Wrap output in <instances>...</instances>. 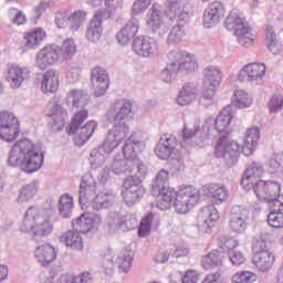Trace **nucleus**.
I'll return each instance as SVG.
<instances>
[{
	"mask_svg": "<svg viewBox=\"0 0 283 283\" xmlns=\"http://www.w3.org/2000/svg\"><path fill=\"white\" fill-rule=\"evenodd\" d=\"M151 193L158 197L157 209L167 211L175 207L180 214L189 213L200 201V190L195 186L181 187L179 191L169 188V171L160 169L153 180Z\"/></svg>",
	"mask_w": 283,
	"mask_h": 283,
	"instance_id": "1",
	"label": "nucleus"
},
{
	"mask_svg": "<svg viewBox=\"0 0 283 283\" xmlns=\"http://www.w3.org/2000/svg\"><path fill=\"white\" fill-rule=\"evenodd\" d=\"M8 165L19 167L24 174L36 171V144L30 138L18 140L9 153Z\"/></svg>",
	"mask_w": 283,
	"mask_h": 283,
	"instance_id": "2",
	"label": "nucleus"
},
{
	"mask_svg": "<svg viewBox=\"0 0 283 283\" xmlns=\"http://www.w3.org/2000/svg\"><path fill=\"white\" fill-rule=\"evenodd\" d=\"M224 24L227 30L234 33L240 45H253L256 36L251 32L243 12L238 9L231 10L226 18Z\"/></svg>",
	"mask_w": 283,
	"mask_h": 283,
	"instance_id": "3",
	"label": "nucleus"
},
{
	"mask_svg": "<svg viewBox=\"0 0 283 283\" xmlns=\"http://www.w3.org/2000/svg\"><path fill=\"white\" fill-rule=\"evenodd\" d=\"M168 17L170 21L169 25L172 27L167 36V43L168 45H178L187 34L185 25H187V21H189V13L178 6V3H175L168 7Z\"/></svg>",
	"mask_w": 283,
	"mask_h": 283,
	"instance_id": "4",
	"label": "nucleus"
},
{
	"mask_svg": "<svg viewBox=\"0 0 283 283\" xmlns=\"http://www.w3.org/2000/svg\"><path fill=\"white\" fill-rule=\"evenodd\" d=\"M142 178H145V176L135 175L125 179L122 197L127 207H134L145 196Z\"/></svg>",
	"mask_w": 283,
	"mask_h": 283,
	"instance_id": "5",
	"label": "nucleus"
},
{
	"mask_svg": "<svg viewBox=\"0 0 283 283\" xmlns=\"http://www.w3.org/2000/svg\"><path fill=\"white\" fill-rule=\"evenodd\" d=\"M214 156L222 158L228 167H233L240 158V144L229 137H221L214 148Z\"/></svg>",
	"mask_w": 283,
	"mask_h": 283,
	"instance_id": "6",
	"label": "nucleus"
},
{
	"mask_svg": "<svg viewBox=\"0 0 283 283\" xmlns=\"http://www.w3.org/2000/svg\"><path fill=\"white\" fill-rule=\"evenodd\" d=\"M21 134L19 119L12 112L3 111L0 113V138L6 143H14Z\"/></svg>",
	"mask_w": 283,
	"mask_h": 283,
	"instance_id": "7",
	"label": "nucleus"
},
{
	"mask_svg": "<svg viewBox=\"0 0 283 283\" xmlns=\"http://www.w3.org/2000/svg\"><path fill=\"white\" fill-rule=\"evenodd\" d=\"M86 20L87 12L85 11H75L72 13L67 10H62L55 13L56 28H69L73 34L74 32H78V28H81Z\"/></svg>",
	"mask_w": 283,
	"mask_h": 283,
	"instance_id": "8",
	"label": "nucleus"
},
{
	"mask_svg": "<svg viewBox=\"0 0 283 283\" xmlns=\"http://www.w3.org/2000/svg\"><path fill=\"white\" fill-rule=\"evenodd\" d=\"M167 56L168 61H172V63H175V67H177L179 74H191V72H196V70H198V60L193 54H190L187 51L175 49L168 52Z\"/></svg>",
	"mask_w": 283,
	"mask_h": 283,
	"instance_id": "9",
	"label": "nucleus"
},
{
	"mask_svg": "<svg viewBox=\"0 0 283 283\" xmlns=\"http://www.w3.org/2000/svg\"><path fill=\"white\" fill-rule=\"evenodd\" d=\"M46 116H49V127L52 132H61L67 120V109L63 108L59 97H53L46 106Z\"/></svg>",
	"mask_w": 283,
	"mask_h": 283,
	"instance_id": "10",
	"label": "nucleus"
},
{
	"mask_svg": "<svg viewBox=\"0 0 283 283\" xmlns=\"http://www.w3.org/2000/svg\"><path fill=\"white\" fill-rule=\"evenodd\" d=\"M147 17L146 24L154 34H157V36H165V34L169 32V24H167L169 15L167 17L163 13V7H160V4H153Z\"/></svg>",
	"mask_w": 283,
	"mask_h": 283,
	"instance_id": "11",
	"label": "nucleus"
},
{
	"mask_svg": "<svg viewBox=\"0 0 283 283\" xmlns=\"http://www.w3.org/2000/svg\"><path fill=\"white\" fill-rule=\"evenodd\" d=\"M111 169L115 176L120 174H133V176H147V167L140 163V160L120 159V155H117L111 166Z\"/></svg>",
	"mask_w": 283,
	"mask_h": 283,
	"instance_id": "12",
	"label": "nucleus"
},
{
	"mask_svg": "<svg viewBox=\"0 0 283 283\" xmlns=\"http://www.w3.org/2000/svg\"><path fill=\"white\" fill-rule=\"evenodd\" d=\"M134 135L129 132V125L125 122H115L112 129L108 130V134L104 140L105 147L108 151H114L120 143L125 139L133 138Z\"/></svg>",
	"mask_w": 283,
	"mask_h": 283,
	"instance_id": "13",
	"label": "nucleus"
},
{
	"mask_svg": "<svg viewBox=\"0 0 283 283\" xmlns=\"http://www.w3.org/2000/svg\"><path fill=\"white\" fill-rule=\"evenodd\" d=\"M178 139L174 135L164 134L155 147V155L160 160H171L178 156Z\"/></svg>",
	"mask_w": 283,
	"mask_h": 283,
	"instance_id": "14",
	"label": "nucleus"
},
{
	"mask_svg": "<svg viewBox=\"0 0 283 283\" xmlns=\"http://www.w3.org/2000/svg\"><path fill=\"white\" fill-rule=\"evenodd\" d=\"M133 52L142 59H154L158 54V41L149 36H137L132 43Z\"/></svg>",
	"mask_w": 283,
	"mask_h": 283,
	"instance_id": "15",
	"label": "nucleus"
},
{
	"mask_svg": "<svg viewBox=\"0 0 283 283\" xmlns=\"http://www.w3.org/2000/svg\"><path fill=\"white\" fill-rule=\"evenodd\" d=\"M250 212L245 207L233 206L229 217V229L233 233H244L249 227Z\"/></svg>",
	"mask_w": 283,
	"mask_h": 283,
	"instance_id": "16",
	"label": "nucleus"
},
{
	"mask_svg": "<svg viewBox=\"0 0 283 283\" xmlns=\"http://www.w3.org/2000/svg\"><path fill=\"white\" fill-rule=\"evenodd\" d=\"M266 75V65L264 63H250L242 67L239 72V81H250L254 85H262Z\"/></svg>",
	"mask_w": 283,
	"mask_h": 283,
	"instance_id": "17",
	"label": "nucleus"
},
{
	"mask_svg": "<svg viewBox=\"0 0 283 283\" xmlns=\"http://www.w3.org/2000/svg\"><path fill=\"white\" fill-rule=\"evenodd\" d=\"M218 220H220L218 209L212 205L205 206L197 216V228L200 233H209V231L216 227V222H218Z\"/></svg>",
	"mask_w": 283,
	"mask_h": 283,
	"instance_id": "18",
	"label": "nucleus"
},
{
	"mask_svg": "<svg viewBox=\"0 0 283 283\" xmlns=\"http://www.w3.org/2000/svg\"><path fill=\"white\" fill-rule=\"evenodd\" d=\"M103 222V217L97 213H84L72 222L73 228L80 233H90V231H98V227Z\"/></svg>",
	"mask_w": 283,
	"mask_h": 283,
	"instance_id": "19",
	"label": "nucleus"
},
{
	"mask_svg": "<svg viewBox=\"0 0 283 283\" xmlns=\"http://www.w3.org/2000/svg\"><path fill=\"white\" fill-rule=\"evenodd\" d=\"M132 107L134 105L129 99H119L111 106L106 113V117L113 123H123V120L132 116Z\"/></svg>",
	"mask_w": 283,
	"mask_h": 283,
	"instance_id": "20",
	"label": "nucleus"
},
{
	"mask_svg": "<svg viewBox=\"0 0 283 283\" xmlns=\"http://www.w3.org/2000/svg\"><path fill=\"white\" fill-rule=\"evenodd\" d=\"M234 116L235 113H233V107L228 105L222 108L217 118L209 117L206 119V125H214L218 134H228L229 127L231 126V122L233 120Z\"/></svg>",
	"mask_w": 283,
	"mask_h": 283,
	"instance_id": "21",
	"label": "nucleus"
},
{
	"mask_svg": "<svg viewBox=\"0 0 283 283\" xmlns=\"http://www.w3.org/2000/svg\"><path fill=\"white\" fill-rule=\"evenodd\" d=\"M254 193L259 200L271 202L277 198L281 191V186L277 181H259L254 186Z\"/></svg>",
	"mask_w": 283,
	"mask_h": 283,
	"instance_id": "22",
	"label": "nucleus"
},
{
	"mask_svg": "<svg viewBox=\"0 0 283 283\" xmlns=\"http://www.w3.org/2000/svg\"><path fill=\"white\" fill-rule=\"evenodd\" d=\"M103 19H109V14L99 10L91 20L85 33L87 41L91 43H98V41H101V36H103Z\"/></svg>",
	"mask_w": 283,
	"mask_h": 283,
	"instance_id": "23",
	"label": "nucleus"
},
{
	"mask_svg": "<svg viewBox=\"0 0 283 283\" xmlns=\"http://www.w3.org/2000/svg\"><path fill=\"white\" fill-rule=\"evenodd\" d=\"M264 176V168L262 165L253 161L244 171L241 180V186L245 191L254 190V187H258V182H260V178Z\"/></svg>",
	"mask_w": 283,
	"mask_h": 283,
	"instance_id": "24",
	"label": "nucleus"
},
{
	"mask_svg": "<svg viewBox=\"0 0 283 283\" xmlns=\"http://www.w3.org/2000/svg\"><path fill=\"white\" fill-rule=\"evenodd\" d=\"M224 4L220 1L211 2L203 12V25L205 28H213L218 25L222 19H224Z\"/></svg>",
	"mask_w": 283,
	"mask_h": 283,
	"instance_id": "25",
	"label": "nucleus"
},
{
	"mask_svg": "<svg viewBox=\"0 0 283 283\" xmlns=\"http://www.w3.org/2000/svg\"><path fill=\"white\" fill-rule=\"evenodd\" d=\"M91 81L95 96H104L109 87V75L107 71L101 66H96L91 71Z\"/></svg>",
	"mask_w": 283,
	"mask_h": 283,
	"instance_id": "26",
	"label": "nucleus"
},
{
	"mask_svg": "<svg viewBox=\"0 0 283 283\" xmlns=\"http://www.w3.org/2000/svg\"><path fill=\"white\" fill-rule=\"evenodd\" d=\"M96 191L97 184L94 175L91 172L84 174L80 184V205H87V201L96 196Z\"/></svg>",
	"mask_w": 283,
	"mask_h": 283,
	"instance_id": "27",
	"label": "nucleus"
},
{
	"mask_svg": "<svg viewBox=\"0 0 283 283\" xmlns=\"http://www.w3.org/2000/svg\"><path fill=\"white\" fill-rule=\"evenodd\" d=\"M203 196L211 198L214 205H222L229 200V189L224 185L210 184L202 187Z\"/></svg>",
	"mask_w": 283,
	"mask_h": 283,
	"instance_id": "28",
	"label": "nucleus"
},
{
	"mask_svg": "<svg viewBox=\"0 0 283 283\" xmlns=\"http://www.w3.org/2000/svg\"><path fill=\"white\" fill-rule=\"evenodd\" d=\"M59 59H61V55L59 54V45H46L38 53V65L41 70H45L49 65H54Z\"/></svg>",
	"mask_w": 283,
	"mask_h": 283,
	"instance_id": "29",
	"label": "nucleus"
},
{
	"mask_svg": "<svg viewBox=\"0 0 283 283\" xmlns=\"http://www.w3.org/2000/svg\"><path fill=\"white\" fill-rule=\"evenodd\" d=\"M97 127L98 123H96V120H90L83 126H78L75 130H69V133L75 134L74 144L77 145V147H83V145L94 136V132H96Z\"/></svg>",
	"mask_w": 283,
	"mask_h": 283,
	"instance_id": "30",
	"label": "nucleus"
},
{
	"mask_svg": "<svg viewBox=\"0 0 283 283\" xmlns=\"http://www.w3.org/2000/svg\"><path fill=\"white\" fill-rule=\"evenodd\" d=\"M28 78H30V71H28V69L17 65H10L8 67L7 81L12 90H18Z\"/></svg>",
	"mask_w": 283,
	"mask_h": 283,
	"instance_id": "31",
	"label": "nucleus"
},
{
	"mask_svg": "<svg viewBox=\"0 0 283 283\" xmlns=\"http://www.w3.org/2000/svg\"><path fill=\"white\" fill-rule=\"evenodd\" d=\"M66 104L72 105L74 109H85L90 104V95L83 90L73 88L67 92Z\"/></svg>",
	"mask_w": 283,
	"mask_h": 283,
	"instance_id": "32",
	"label": "nucleus"
},
{
	"mask_svg": "<svg viewBox=\"0 0 283 283\" xmlns=\"http://www.w3.org/2000/svg\"><path fill=\"white\" fill-rule=\"evenodd\" d=\"M138 28H140L138 20L133 19L128 21L116 35L119 45H129V41L138 34Z\"/></svg>",
	"mask_w": 283,
	"mask_h": 283,
	"instance_id": "33",
	"label": "nucleus"
},
{
	"mask_svg": "<svg viewBox=\"0 0 283 283\" xmlns=\"http://www.w3.org/2000/svg\"><path fill=\"white\" fill-rule=\"evenodd\" d=\"M115 262L118 273L128 275V273H132L134 264V252L132 250H122L118 254H115Z\"/></svg>",
	"mask_w": 283,
	"mask_h": 283,
	"instance_id": "34",
	"label": "nucleus"
},
{
	"mask_svg": "<svg viewBox=\"0 0 283 283\" xmlns=\"http://www.w3.org/2000/svg\"><path fill=\"white\" fill-rule=\"evenodd\" d=\"M260 140V128L253 126L247 129L245 139L243 142V155L252 156L258 147V142Z\"/></svg>",
	"mask_w": 283,
	"mask_h": 283,
	"instance_id": "35",
	"label": "nucleus"
},
{
	"mask_svg": "<svg viewBox=\"0 0 283 283\" xmlns=\"http://www.w3.org/2000/svg\"><path fill=\"white\" fill-rule=\"evenodd\" d=\"M36 259L41 266H48L56 260V249L50 243L39 244L36 248Z\"/></svg>",
	"mask_w": 283,
	"mask_h": 283,
	"instance_id": "36",
	"label": "nucleus"
},
{
	"mask_svg": "<svg viewBox=\"0 0 283 283\" xmlns=\"http://www.w3.org/2000/svg\"><path fill=\"white\" fill-rule=\"evenodd\" d=\"M198 98V87L195 84H185L178 93L177 104L182 107L191 105Z\"/></svg>",
	"mask_w": 283,
	"mask_h": 283,
	"instance_id": "37",
	"label": "nucleus"
},
{
	"mask_svg": "<svg viewBox=\"0 0 283 283\" xmlns=\"http://www.w3.org/2000/svg\"><path fill=\"white\" fill-rule=\"evenodd\" d=\"M252 262L254 266L261 271V273H266V271H271V269H273L275 254H273V251H265L259 254H254Z\"/></svg>",
	"mask_w": 283,
	"mask_h": 283,
	"instance_id": "38",
	"label": "nucleus"
},
{
	"mask_svg": "<svg viewBox=\"0 0 283 283\" xmlns=\"http://www.w3.org/2000/svg\"><path fill=\"white\" fill-rule=\"evenodd\" d=\"M114 202V193L112 192H99L87 200L88 207L94 211H101V209H107Z\"/></svg>",
	"mask_w": 283,
	"mask_h": 283,
	"instance_id": "39",
	"label": "nucleus"
},
{
	"mask_svg": "<svg viewBox=\"0 0 283 283\" xmlns=\"http://www.w3.org/2000/svg\"><path fill=\"white\" fill-rule=\"evenodd\" d=\"M265 45L274 55L282 54L283 52V44L277 40L275 29L271 24L265 27Z\"/></svg>",
	"mask_w": 283,
	"mask_h": 283,
	"instance_id": "40",
	"label": "nucleus"
},
{
	"mask_svg": "<svg viewBox=\"0 0 283 283\" xmlns=\"http://www.w3.org/2000/svg\"><path fill=\"white\" fill-rule=\"evenodd\" d=\"M140 151H143V142L134 139V136L126 139L123 147V154L126 160H140L138 159Z\"/></svg>",
	"mask_w": 283,
	"mask_h": 283,
	"instance_id": "41",
	"label": "nucleus"
},
{
	"mask_svg": "<svg viewBox=\"0 0 283 283\" xmlns=\"http://www.w3.org/2000/svg\"><path fill=\"white\" fill-rule=\"evenodd\" d=\"M61 242L73 251H83V237L78 230H69L60 237Z\"/></svg>",
	"mask_w": 283,
	"mask_h": 283,
	"instance_id": "42",
	"label": "nucleus"
},
{
	"mask_svg": "<svg viewBox=\"0 0 283 283\" xmlns=\"http://www.w3.org/2000/svg\"><path fill=\"white\" fill-rule=\"evenodd\" d=\"M222 84V71L218 66H208L203 70V85L220 87Z\"/></svg>",
	"mask_w": 283,
	"mask_h": 283,
	"instance_id": "43",
	"label": "nucleus"
},
{
	"mask_svg": "<svg viewBox=\"0 0 283 283\" xmlns=\"http://www.w3.org/2000/svg\"><path fill=\"white\" fill-rule=\"evenodd\" d=\"M223 262L224 256L222 255V252L218 250H212L201 258V266L206 271H211L218 266H222Z\"/></svg>",
	"mask_w": 283,
	"mask_h": 283,
	"instance_id": "44",
	"label": "nucleus"
},
{
	"mask_svg": "<svg viewBox=\"0 0 283 283\" xmlns=\"http://www.w3.org/2000/svg\"><path fill=\"white\" fill-rule=\"evenodd\" d=\"M158 227H160V217H158V214L148 213L140 221L138 235L140 238H147L151 229H158Z\"/></svg>",
	"mask_w": 283,
	"mask_h": 283,
	"instance_id": "45",
	"label": "nucleus"
},
{
	"mask_svg": "<svg viewBox=\"0 0 283 283\" xmlns=\"http://www.w3.org/2000/svg\"><path fill=\"white\" fill-rule=\"evenodd\" d=\"M114 150H108L105 146V142L102 146L96 149H93L90 155V163L93 169H98V167H103L105 165V160H107V156L112 154Z\"/></svg>",
	"mask_w": 283,
	"mask_h": 283,
	"instance_id": "46",
	"label": "nucleus"
},
{
	"mask_svg": "<svg viewBox=\"0 0 283 283\" xmlns=\"http://www.w3.org/2000/svg\"><path fill=\"white\" fill-rule=\"evenodd\" d=\"M22 233H31V238L36 235V207L31 206L25 213L23 224L21 226Z\"/></svg>",
	"mask_w": 283,
	"mask_h": 283,
	"instance_id": "47",
	"label": "nucleus"
},
{
	"mask_svg": "<svg viewBox=\"0 0 283 283\" xmlns=\"http://www.w3.org/2000/svg\"><path fill=\"white\" fill-rule=\"evenodd\" d=\"M232 104L237 109H249L253 105V95L244 90H235L232 95Z\"/></svg>",
	"mask_w": 283,
	"mask_h": 283,
	"instance_id": "48",
	"label": "nucleus"
},
{
	"mask_svg": "<svg viewBox=\"0 0 283 283\" xmlns=\"http://www.w3.org/2000/svg\"><path fill=\"white\" fill-rule=\"evenodd\" d=\"M50 209L46 210L45 217L38 216L36 235L40 238H48V235H52L54 232V223L50 220Z\"/></svg>",
	"mask_w": 283,
	"mask_h": 283,
	"instance_id": "49",
	"label": "nucleus"
},
{
	"mask_svg": "<svg viewBox=\"0 0 283 283\" xmlns=\"http://www.w3.org/2000/svg\"><path fill=\"white\" fill-rule=\"evenodd\" d=\"M123 220H125V212H109L105 219V224L109 233H116V231H122Z\"/></svg>",
	"mask_w": 283,
	"mask_h": 283,
	"instance_id": "50",
	"label": "nucleus"
},
{
	"mask_svg": "<svg viewBox=\"0 0 283 283\" xmlns=\"http://www.w3.org/2000/svg\"><path fill=\"white\" fill-rule=\"evenodd\" d=\"M59 90V73L54 70H49L42 78V91L54 93Z\"/></svg>",
	"mask_w": 283,
	"mask_h": 283,
	"instance_id": "51",
	"label": "nucleus"
},
{
	"mask_svg": "<svg viewBox=\"0 0 283 283\" xmlns=\"http://www.w3.org/2000/svg\"><path fill=\"white\" fill-rule=\"evenodd\" d=\"M72 209H74V198L67 193L62 195L59 201V212L62 218H72Z\"/></svg>",
	"mask_w": 283,
	"mask_h": 283,
	"instance_id": "52",
	"label": "nucleus"
},
{
	"mask_svg": "<svg viewBox=\"0 0 283 283\" xmlns=\"http://www.w3.org/2000/svg\"><path fill=\"white\" fill-rule=\"evenodd\" d=\"M60 59L67 61L76 54V42L74 39H66L63 41L62 45L59 46Z\"/></svg>",
	"mask_w": 283,
	"mask_h": 283,
	"instance_id": "53",
	"label": "nucleus"
},
{
	"mask_svg": "<svg viewBox=\"0 0 283 283\" xmlns=\"http://www.w3.org/2000/svg\"><path fill=\"white\" fill-rule=\"evenodd\" d=\"M102 271L108 277H112V275L116 273V253H114V251L109 250L108 254L103 259Z\"/></svg>",
	"mask_w": 283,
	"mask_h": 283,
	"instance_id": "54",
	"label": "nucleus"
},
{
	"mask_svg": "<svg viewBox=\"0 0 283 283\" xmlns=\"http://www.w3.org/2000/svg\"><path fill=\"white\" fill-rule=\"evenodd\" d=\"M282 160H283L282 153L274 154L268 160L266 170L269 171V174H273L274 176H282V172H283Z\"/></svg>",
	"mask_w": 283,
	"mask_h": 283,
	"instance_id": "55",
	"label": "nucleus"
},
{
	"mask_svg": "<svg viewBox=\"0 0 283 283\" xmlns=\"http://www.w3.org/2000/svg\"><path fill=\"white\" fill-rule=\"evenodd\" d=\"M179 71L178 67L176 66V62L169 61L167 66L160 72L159 78L164 83H174L176 81V76H178Z\"/></svg>",
	"mask_w": 283,
	"mask_h": 283,
	"instance_id": "56",
	"label": "nucleus"
},
{
	"mask_svg": "<svg viewBox=\"0 0 283 283\" xmlns=\"http://www.w3.org/2000/svg\"><path fill=\"white\" fill-rule=\"evenodd\" d=\"M34 196H36V182L28 184L20 190L18 202L20 205H23V202H30Z\"/></svg>",
	"mask_w": 283,
	"mask_h": 283,
	"instance_id": "57",
	"label": "nucleus"
},
{
	"mask_svg": "<svg viewBox=\"0 0 283 283\" xmlns=\"http://www.w3.org/2000/svg\"><path fill=\"white\" fill-rule=\"evenodd\" d=\"M56 283H92L90 272H83L77 276L71 274H63Z\"/></svg>",
	"mask_w": 283,
	"mask_h": 283,
	"instance_id": "58",
	"label": "nucleus"
},
{
	"mask_svg": "<svg viewBox=\"0 0 283 283\" xmlns=\"http://www.w3.org/2000/svg\"><path fill=\"white\" fill-rule=\"evenodd\" d=\"M232 283H253L258 282V274L251 271L235 272L231 277Z\"/></svg>",
	"mask_w": 283,
	"mask_h": 283,
	"instance_id": "59",
	"label": "nucleus"
},
{
	"mask_svg": "<svg viewBox=\"0 0 283 283\" xmlns=\"http://www.w3.org/2000/svg\"><path fill=\"white\" fill-rule=\"evenodd\" d=\"M88 117L90 112L85 108H80V111L75 112L70 126V132H75V129L81 127V125H83Z\"/></svg>",
	"mask_w": 283,
	"mask_h": 283,
	"instance_id": "60",
	"label": "nucleus"
},
{
	"mask_svg": "<svg viewBox=\"0 0 283 283\" xmlns=\"http://www.w3.org/2000/svg\"><path fill=\"white\" fill-rule=\"evenodd\" d=\"M268 224L273 227L274 229H282L283 228V212L282 208L273 209L268 214Z\"/></svg>",
	"mask_w": 283,
	"mask_h": 283,
	"instance_id": "61",
	"label": "nucleus"
},
{
	"mask_svg": "<svg viewBox=\"0 0 283 283\" xmlns=\"http://www.w3.org/2000/svg\"><path fill=\"white\" fill-rule=\"evenodd\" d=\"M269 109L272 114L280 112L283 117V95H274L270 98Z\"/></svg>",
	"mask_w": 283,
	"mask_h": 283,
	"instance_id": "62",
	"label": "nucleus"
},
{
	"mask_svg": "<svg viewBox=\"0 0 283 283\" xmlns=\"http://www.w3.org/2000/svg\"><path fill=\"white\" fill-rule=\"evenodd\" d=\"M24 52L36 48V29L23 33Z\"/></svg>",
	"mask_w": 283,
	"mask_h": 283,
	"instance_id": "63",
	"label": "nucleus"
},
{
	"mask_svg": "<svg viewBox=\"0 0 283 283\" xmlns=\"http://www.w3.org/2000/svg\"><path fill=\"white\" fill-rule=\"evenodd\" d=\"M8 14L14 25H24L25 21H28L23 11H20L17 8L9 9Z\"/></svg>",
	"mask_w": 283,
	"mask_h": 283,
	"instance_id": "64",
	"label": "nucleus"
}]
</instances>
